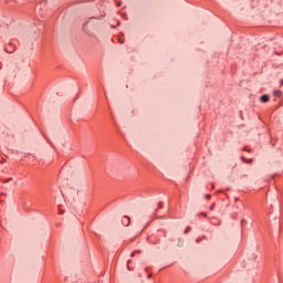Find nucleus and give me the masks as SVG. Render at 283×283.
Returning a JSON list of instances; mask_svg holds the SVG:
<instances>
[{"instance_id":"nucleus-1","label":"nucleus","mask_w":283,"mask_h":283,"mask_svg":"<svg viewBox=\"0 0 283 283\" xmlns=\"http://www.w3.org/2000/svg\"><path fill=\"white\" fill-rule=\"evenodd\" d=\"M129 222H130L129 217H123L122 223L124 224V227H129Z\"/></svg>"},{"instance_id":"nucleus-2","label":"nucleus","mask_w":283,"mask_h":283,"mask_svg":"<svg viewBox=\"0 0 283 283\" xmlns=\"http://www.w3.org/2000/svg\"><path fill=\"white\" fill-rule=\"evenodd\" d=\"M269 99H270V97L268 94H264L261 96V103H269Z\"/></svg>"},{"instance_id":"nucleus-3","label":"nucleus","mask_w":283,"mask_h":283,"mask_svg":"<svg viewBox=\"0 0 283 283\" xmlns=\"http://www.w3.org/2000/svg\"><path fill=\"white\" fill-rule=\"evenodd\" d=\"M273 95L275 96V98H280V96H282V91H274Z\"/></svg>"},{"instance_id":"nucleus-4","label":"nucleus","mask_w":283,"mask_h":283,"mask_svg":"<svg viewBox=\"0 0 283 283\" xmlns=\"http://www.w3.org/2000/svg\"><path fill=\"white\" fill-rule=\"evenodd\" d=\"M242 163H248V165H251L253 163V159H247L244 157H241Z\"/></svg>"},{"instance_id":"nucleus-5","label":"nucleus","mask_w":283,"mask_h":283,"mask_svg":"<svg viewBox=\"0 0 283 283\" xmlns=\"http://www.w3.org/2000/svg\"><path fill=\"white\" fill-rule=\"evenodd\" d=\"M189 231H191V227H187V228L185 229V233H189Z\"/></svg>"},{"instance_id":"nucleus-6","label":"nucleus","mask_w":283,"mask_h":283,"mask_svg":"<svg viewBox=\"0 0 283 283\" xmlns=\"http://www.w3.org/2000/svg\"><path fill=\"white\" fill-rule=\"evenodd\" d=\"M211 199V195H206V200H210Z\"/></svg>"},{"instance_id":"nucleus-7","label":"nucleus","mask_w":283,"mask_h":283,"mask_svg":"<svg viewBox=\"0 0 283 283\" xmlns=\"http://www.w3.org/2000/svg\"><path fill=\"white\" fill-rule=\"evenodd\" d=\"M158 209H163V202L158 203Z\"/></svg>"},{"instance_id":"nucleus-8","label":"nucleus","mask_w":283,"mask_h":283,"mask_svg":"<svg viewBox=\"0 0 283 283\" xmlns=\"http://www.w3.org/2000/svg\"><path fill=\"white\" fill-rule=\"evenodd\" d=\"M119 43L123 44V43H125V41H123L122 39H119Z\"/></svg>"},{"instance_id":"nucleus-9","label":"nucleus","mask_w":283,"mask_h":283,"mask_svg":"<svg viewBox=\"0 0 283 283\" xmlns=\"http://www.w3.org/2000/svg\"><path fill=\"white\" fill-rule=\"evenodd\" d=\"M210 211H213V205L210 207Z\"/></svg>"},{"instance_id":"nucleus-10","label":"nucleus","mask_w":283,"mask_h":283,"mask_svg":"<svg viewBox=\"0 0 283 283\" xmlns=\"http://www.w3.org/2000/svg\"><path fill=\"white\" fill-rule=\"evenodd\" d=\"M9 180H12V178L8 179V180H4V182H9Z\"/></svg>"},{"instance_id":"nucleus-11","label":"nucleus","mask_w":283,"mask_h":283,"mask_svg":"<svg viewBox=\"0 0 283 283\" xmlns=\"http://www.w3.org/2000/svg\"><path fill=\"white\" fill-rule=\"evenodd\" d=\"M150 277H151V274H148V280H150Z\"/></svg>"},{"instance_id":"nucleus-12","label":"nucleus","mask_w":283,"mask_h":283,"mask_svg":"<svg viewBox=\"0 0 283 283\" xmlns=\"http://www.w3.org/2000/svg\"><path fill=\"white\" fill-rule=\"evenodd\" d=\"M117 7H120V2H117Z\"/></svg>"},{"instance_id":"nucleus-13","label":"nucleus","mask_w":283,"mask_h":283,"mask_svg":"<svg viewBox=\"0 0 283 283\" xmlns=\"http://www.w3.org/2000/svg\"><path fill=\"white\" fill-rule=\"evenodd\" d=\"M90 22H85V24H84V28H85V25H87Z\"/></svg>"},{"instance_id":"nucleus-14","label":"nucleus","mask_w":283,"mask_h":283,"mask_svg":"<svg viewBox=\"0 0 283 283\" xmlns=\"http://www.w3.org/2000/svg\"><path fill=\"white\" fill-rule=\"evenodd\" d=\"M135 253H136V252H133V253H132V258H134V254H135Z\"/></svg>"},{"instance_id":"nucleus-15","label":"nucleus","mask_w":283,"mask_h":283,"mask_svg":"<svg viewBox=\"0 0 283 283\" xmlns=\"http://www.w3.org/2000/svg\"><path fill=\"white\" fill-rule=\"evenodd\" d=\"M201 216H207L206 213H201Z\"/></svg>"},{"instance_id":"nucleus-16","label":"nucleus","mask_w":283,"mask_h":283,"mask_svg":"<svg viewBox=\"0 0 283 283\" xmlns=\"http://www.w3.org/2000/svg\"><path fill=\"white\" fill-rule=\"evenodd\" d=\"M197 242H200V239H197Z\"/></svg>"}]
</instances>
